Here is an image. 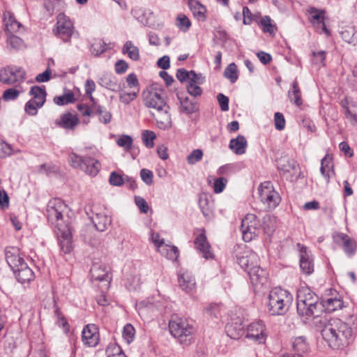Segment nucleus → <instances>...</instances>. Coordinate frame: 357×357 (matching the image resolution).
Segmentation results:
<instances>
[{
	"label": "nucleus",
	"instance_id": "25",
	"mask_svg": "<svg viewBox=\"0 0 357 357\" xmlns=\"http://www.w3.org/2000/svg\"><path fill=\"white\" fill-rule=\"evenodd\" d=\"M3 23L5 25V31L8 33L17 32L22 26V24L17 21L14 15L8 10H6L3 13Z\"/></svg>",
	"mask_w": 357,
	"mask_h": 357
},
{
	"label": "nucleus",
	"instance_id": "30",
	"mask_svg": "<svg viewBox=\"0 0 357 357\" xmlns=\"http://www.w3.org/2000/svg\"><path fill=\"white\" fill-rule=\"evenodd\" d=\"M100 167L101 165L98 160L87 157L85 158L82 170L90 176H95L100 171Z\"/></svg>",
	"mask_w": 357,
	"mask_h": 357
},
{
	"label": "nucleus",
	"instance_id": "59",
	"mask_svg": "<svg viewBox=\"0 0 357 357\" xmlns=\"http://www.w3.org/2000/svg\"><path fill=\"white\" fill-rule=\"evenodd\" d=\"M275 127L278 130H282L285 127L284 115L280 112H276L274 115Z\"/></svg>",
	"mask_w": 357,
	"mask_h": 357
},
{
	"label": "nucleus",
	"instance_id": "15",
	"mask_svg": "<svg viewBox=\"0 0 357 357\" xmlns=\"http://www.w3.org/2000/svg\"><path fill=\"white\" fill-rule=\"evenodd\" d=\"M82 341L89 347H95L99 340L98 328L94 324L86 325L82 331Z\"/></svg>",
	"mask_w": 357,
	"mask_h": 357
},
{
	"label": "nucleus",
	"instance_id": "2",
	"mask_svg": "<svg viewBox=\"0 0 357 357\" xmlns=\"http://www.w3.org/2000/svg\"><path fill=\"white\" fill-rule=\"evenodd\" d=\"M323 305L318 296L308 287H301L297 292V312L301 317H318Z\"/></svg>",
	"mask_w": 357,
	"mask_h": 357
},
{
	"label": "nucleus",
	"instance_id": "55",
	"mask_svg": "<svg viewBox=\"0 0 357 357\" xmlns=\"http://www.w3.org/2000/svg\"><path fill=\"white\" fill-rule=\"evenodd\" d=\"M20 94V91L15 88H10L4 91L3 93V99L5 101L16 100Z\"/></svg>",
	"mask_w": 357,
	"mask_h": 357
},
{
	"label": "nucleus",
	"instance_id": "31",
	"mask_svg": "<svg viewBox=\"0 0 357 357\" xmlns=\"http://www.w3.org/2000/svg\"><path fill=\"white\" fill-rule=\"evenodd\" d=\"M91 219L96 229L99 231H104L111 224V218L104 213H96Z\"/></svg>",
	"mask_w": 357,
	"mask_h": 357
},
{
	"label": "nucleus",
	"instance_id": "22",
	"mask_svg": "<svg viewBox=\"0 0 357 357\" xmlns=\"http://www.w3.org/2000/svg\"><path fill=\"white\" fill-rule=\"evenodd\" d=\"M169 110L162 109L156 112H152V115L157 122L158 127L160 129L166 130L172 126V119Z\"/></svg>",
	"mask_w": 357,
	"mask_h": 357
},
{
	"label": "nucleus",
	"instance_id": "44",
	"mask_svg": "<svg viewBox=\"0 0 357 357\" xmlns=\"http://www.w3.org/2000/svg\"><path fill=\"white\" fill-rule=\"evenodd\" d=\"M7 43L8 47L14 50H20L24 46L23 40L18 36L13 35V33H8Z\"/></svg>",
	"mask_w": 357,
	"mask_h": 357
},
{
	"label": "nucleus",
	"instance_id": "20",
	"mask_svg": "<svg viewBox=\"0 0 357 357\" xmlns=\"http://www.w3.org/2000/svg\"><path fill=\"white\" fill-rule=\"evenodd\" d=\"M91 278L96 280L107 281L109 282L111 280L107 267L98 263L93 264L91 268Z\"/></svg>",
	"mask_w": 357,
	"mask_h": 357
},
{
	"label": "nucleus",
	"instance_id": "21",
	"mask_svg": "<svg viewBox=\"0 0 357 357\" xmlns=\"http://www.w3.org/2000/svg\"><path fill=\"white\" fill-rule=\"evenodd\" d=\"M13 272L16 279L21 283L29 282L35 278L33 271L28 266L26 263L21 264Z\"/></svg>",
	"mask_w": 357,
	"mask_h": 357
},
{
	"label": "nucleus",
	"instance_id": "11",
	"mask_svg": "<svg viewBox=\"0 0 357 357\" xmlns=\"http://www.w3.org/2000/svg\"><path fill=\"white\" fill-rule=\"evenodd\" d=\"M145 105L156 112L162 109H169V106L158 92H149L144 98Z\"/></svg>",
	"mask_w": 357,
	"mask_h": 357
},
{
	"label": "nucleus",
	"instance_id": "5",
	"mask_svg": "<svg viewBox=\"0 0 357 357\" xmlns=\"http://www.w3.org/2000/svg\"><path fill=\"white\" fill-rule=\"evenodd\" d=\"M241 230L243 239L250 242L257 237L260 231V223L257 217L254 214H248L241 221Z\"/></svg>",
	"mask_w": 357,
	"mask_h": 357
},
{
	"label": "nucleus",
	"instance_id": "52",
	"mask_svg": "<svg viewBox=\"0 0 357 357\" xmlns=\"http://www.w3.org/2000/svg\"><path fill=\"white\" fill-rule=\"evenodd\" d=\"M296 162L294 160H280L278 169L285 172H289L296 168Z\"/></svg>",
	"mask_w": 357,
	"mask_h": 357
},
{
	"label": "nucleus",
	"instance_id": "34",
	"mask_svg": "<svg viewBox=\"0 0 357 357\" xmlns=\"http://www.w3.org/2000/svg\"><path fill=\"white\" fill-rule=\"evenodd\" d=\"M178 284L183 290L190 291L195 287V280L190 273H183L178 276Z\"/></svg>",
	"mask_w": 357,
	"mask_h": 357
},
{
	"label": "nucleus",
	"instance_id": "51",
	"mask_svg": "<svg viewBox=\"0 0 357 357\" xmlns=\"http://www.w3.org/2000/svg\"><path fill=\"white\" fill-rule=\"evenodd\" d=\"M177 26L183 31H187L190 26L191 22L188 17L185 15H179L177 17Z\"/></svg>",
	"mask_w": 357,
	"mask_h": 357
},
{
	"label": "nucleus",
	"instance_id": "48",
	"mask_svg": "<svg viewBox=\"0 0 357 357\" xmlns=\"http://www.w3.org/2000/svg\"><path fill=\"white\" fill-rule=\"evenodd\" d=\"M135 330L130 324H127L123 330V337L124 340L130 344L134 340Z\"/></svg>",
	"mask_w": 357,
	"mask_h": 357
},
{
	"label": "nucleus",
	"instance_id": "32",
	"mask_svg": "<svg viewBox=\"0 0 357 357\" xmlns=\"http://www.w3.org/2000/svg\"><path fill=\"white\" fill-rule=\"evenodd\" d=\"M225 331L229 337L234 340L239 339L244 334V327L242 323L230 322L225 326Z\"/></svg>",
	"mask_w": 357,
	"mask_h": 357
},
{
	"label": "nucleus",
	"instance_id": "49",
	"mask_svg": "<svg viewBox=\"0 0 357 357\" xmlns=\"http://www.w3.org/2000/svg\"><path fill=\"white\" fill-rule=\"evenodd\" d=\"M85 158H82L75 153H70L68 157V162L70 165L77 169H82Z\"/></svg>",
	"mask_w": 357,
	"mask_h": 357
},
{
	"label": "nucleus",
	"instance_id": "16",
	"mask_svg": "<svg viewBox=\"0 0 357 357\" xmlns=\"http://www.w3.org/2000/svg\"><path fill=\"white\" fill-rule=\"evenodd\" d=\"M264 332V326L262 322H254L248 326L246 337L259 343H263L266 337Z\"/></svg>",
	"mask_w": 357,
	"mask_h": 357
},
{
	"label": "nucleus",
	"instance_id": "7",
	"mask_svg": "<svg viewBox=\"0 0 357 357\" xmlns=\"http://www.w3.org/2000/svg\"><path fill=\"white\" fill-rule=\"evenodd\" d=\"M56 19V27L53 31L63 42H68L72 36L77 34L75 32L73 24L68 17L63 13H59Z\"/></svg>",
	"mask_w": 357,
	"mask_h": 357
},
{
	"label": "nucleus",
	"instance_id": "63",
	"mask_svg": "<svg viewBox=\"0 0 357 357\" xmlns=\"http://www.w3.org/2000/svg\"><path fill=\"white\" fill-rule=\"evenodd\" d=\"M140 176L142 181L147 185H151L153 183V172L146 169H142L140 172Z\"/></svg>",
	"mask_w": 357,
	"mask_h": 357
},
{
	"label": "nucleus",
	"instance_id": "24",
	"mask_svg": "<svg viewBox=\"0 0 357 357\" xmlns=\"http://www.w3.org/2000/svg\"><path fill=\"white\" fill-rule=\"evenodd\" d=\"M79 123L78 118L70 113L63 114L59 119L55 121V123L63 128L74 130Z\"/></svg>",
	"mask_w": 357,
	"mask_h": 357
},
{
	"label": "nucleus",
	"instance_id": "9",
	"mask_svg": "<svg viewBox=\"0 0 357 357\" xmlns=\"http://www.w3.org/2000/svg\"><path fill=\"white\" fill-rule=\"evenodd\" d=\"M66 209V206L59 199L50 202L47 206V216L52 224L60 227L59 221L62 220L63 213Z\"/></svg>",
	"mask_w": 357,
	"mask_h": 357
},
{
	"label": "nucleus",
	"instance_id": "53",
	"mask_svg": "<svg viewBox=\"0 0 357 357\" xmlns=\"http://www.w3.org/2000/svg\"><path fill=\"white\" fill-rule=\"evenodd\" d=\"M227 183V178L224 177H220L215 178L213 182V189L215 193L222 192L226 187Z\"/></svg>",
	"mask_w": 357,
	"mask_h": 357
},
{
	"label": "nucleus",
	"instance_id": "64",
	"mask_svg": "<svg viewBox=\"0 0 357 357\" xmlns=\"http://www.w3.org/2000/svg\"><path fill=\"white\" fill-rule=\"evenodd\" d=\"M38 108L40 107L36 106V104L33 101L29 100L25 105L24 111L29 115L34 116L38 112Z\"/></svg>",
	"mask_w": 357,
	"mask_h": 357
},
{
	"label": "nucleus",
	"instance_id": "26",
	"mask_svg": "<svg viewBox=\"0 0 357 357\" xmlns=\"http://www.w3.org/2000/svg\"><path fill=\"white\" fill-rule=\"evenodd\" d=\"M248 147V142L243 135H238L236 138L231 139L229 144V148L236 155L244 154Z\"/></svg>",
	"mask_w": 357,
	"mask_h": 357
},
{
	"label": "nucleus",
	"instance_id": "54",
	"mask_svg": "<svg viewBox=\"0 0 357 357\" xmlns=\"http://www.w3.org/2000/svg\"><path fill=\"white\" fill-rule=\"evenodd\" d=\"M203 157V152L201 149L192 151L187 157V161L190 165H194L200 161Z\"/></svg>",
	"mask_w": 357,
	"mask_h": 357
},
{
	"label": "nucleus",
	"instance_id": "61",
	"mask_svg": "<svg viewBox=\"0 0 357 357\" xmlns=\"http://www.w3.org/2000/svg\"><path fill=\"white\" fill-rule=\"evenodd\" d=\"M187 90L189 94L194 97L200 96L202 93V89L198 84L190 83L187 86Z\"/></svg>",
	"mask_w": 357,
	"mask_h": 357
},
{
	"label": "nucleus",
	"instance_id": "3",
	"mask_svg": "<svg viewBox=\"0 0 357 357\" xmlns=\"http://www.w3.org/2000/svg\"><path fill=\"white\" fill-rule=\"evenodd\" d=\"M268 299V312L271 315H282L288 311L293 296L288 291L275 287L270 291Z\"/></svg>",
	"mask_w": 357,
	"mask_h": 357
},
{
	"label": "nucleus",
	"instance_id": "23",
	"mask_svg": "<svg viewBox=\"0 0 357 357\" xmlns=\"http://www.w3.org/2000/svg\"><path fill=\"white\" fill-rule=\"evenodd\" d=\"M195 245L197 250L206 259H212L213 253L210 250V245L204 234H199L195 241Z\"/></svg>",
	"mask_w": 357,
	"mask_h": 357
},
{
	"label": "nucleus",
	"instance_id": "29",
	"mask_svg": "<svg viewBox=\"0 0 357 357\" xmlns=\"http://www.w3.org/2000/svg\"><path fill=\"white\" fill-rule=\"evenodd\" d=\"M158 252L168 259L175 261L178 257V250L176 246L165 244L164 239L161 240L158 245Z\"/></svg>",
	"mask_w": 357,
	"mask_h": 357
},
{
	"label": "nucleus",
	"instance_id": "40",
	"mask_svg": "<svg viewBox=\"0 0 357 357\" xmlns=\"http://www.w3.org/2000/svg\"><path fill=\"white\" fill-rule=\"evenodd\" d=\"M323 307H326L328 311L333 312L342 309L344 306V302L340 298H329L324 301Z\"/></svg>",
	"mask_w": 357,
	"mask_h": 357
},
{
	"label": "nucleus",
	"instance_id": "57",
	"mask_svg": "<svg viewBox=\"0 0 357 357\" xmlns=\"http://www.w3.org/2000/svg\"><path fill=\"white\" fill-rule=\"evenodd\" d=\"M138 92H139V90H137V91H136V92H131V93L122 91L120 93L119 99L121 102H123L124 104H128L130 102H131L135 99V98L137 96Z\"/></svg>",
	"mask_w": 357,
	"mask_h": 357
},
{
	"label": "nucleus",
	"instance_id": "6",
	"mask_svg": "<svg viewBox=\"0 0 357 357\" xmlns=\"http://www.w3.org/2000/svg\"><path fill=\"white\" fill-rule=\"evenodd\" d=\"M259 193L261 201L269 210L274 209L280 202L279 193L273 189V185L269 181H265L260 185Z\"/></svg>",
	"mask_w": 357,
	"mask_h": 357
},
{
	"label": "nucleus",
	"instance_id": "60",
	"mask_svg": "<svg viewBox=\"0 0 357 357\" xmlns=\"http://www.w3.org/2000/svg\"><path fill=\"white\" fill-rule=\"evenodd\" d=\"M91 50L92 54L98 56L106 50L105 44L101 41H98L91 45Z\"/></svg>",
	"mask_w": 357,
	"mask_h": 357
},
{
	"label": "nucleus",
	"instance_id": "43",
	"mask_svg": "<svg viewBox=\"0 0 357 357\" xmlns=\"http://www.w3.org/2000/svg\"><path fill=\"white\" fill-rule=\"evenodd\" d=\"M224 76L234 83L238 79L237 66L234 63H230L224 71Z\"/></svg>",
	"mask_w": 357,
	"mask_h": 357
},
{
	"label": "nucleus",
	"instance_id": "41",
	"mask_svg": "<svg viewBox=\"0 0 357 357\" xmlns=\"http://www.w3.org/2000/svg\"><path fill=\"white\" fill-rule=\"evenodd\" d=\"M342 39L354 45H357V31L353 27H348L341 32Z\"/></svg>",
	"mask_w": 357,
	"mask_h": 357
},
{
	"label": "nucleus",
	"instance_id": "45",
	"mask_svg": "<svg viewBox=\"0 0 357 357\" xmlns=\"http://www.w3.org/2000/svg\"><path fill=\"white\" fill-rule=\"evenodd\" d=\"M75 100V96L73 92H69L62 96L54 97V103L58 105H65L73 103Z\"/></svg>",
	"mask_w": 357,
	"mask_h": 357
},
{
	"label": "nucleus",
	"instance_id": "42",
	"mask_svg": "<svg viewBox=\"0 0 357 357\" xmlns=\"http://www.w3.org/2000/svg\"><path fill=\"white\" fill-rule=\"evenodd\" d=\"M199 205L205 217H209L211 215L213 204L209 202L206 195H201L199 197Z\"/></svg>",
	"mask_w": 357,
	"mask_h": 357
},
{
	"label": "nucleus",
	"instance_id": "38",
	"mask_svg": "<svg viewBox=\"0 0 357 357\" xmlns=\"http://www.w3.org/2000/svg\"><path fill=\"white\" fill-rule=\"evenodd\" d=\"M333 168L332 158L328 155H326L321 161L320 172L322 176L326 179L327 183L329 182L331 177L329 172L331 169L333 172Z\"/></svg>",
	"mask_w": 357,
	"mask_h": 357
},
{
	"label": "nucleus",
	"instance_id": "1",
	"mask_svg": "<svg viewBox=\"0 0 357 357\" xmlns=\"http://www.w3.org/2000/svg\"><path fill=\"white\" fill-rule=\"evenodd\" d=\"M321 333L323 339L333 349H339L349 344L353 335L351 328L338 318L328 320L324 325Z\"/></svg>",
	"mask_w": 357,
	"mask_h": 357
},
{
	"label": "nucleus",
	"instance_id": "12",
	"mask_svg": "<svg viewBox=\"0 0 357 357\" xmlns=\"http://www.w3.org/2000/svg\"><path fill=\"white\" fill-rule=\"evenodd\" d=\"M300 248V267L303 273L305 275H310L314 271V263L311 253L307 251L305 246L297 244Z\"/></svg>",
	"mask_w": 357,
	"mask_h": 357
},
{
	"label": "nucleus",
	"instance_id": "17",
	"mask_svg": "<svg viewBox=\"0 0 357 357\" xmlns=\"http://www.w3.org/2000/svg\"><path fill=\"white\" fill-rule=\"evenodd\" d=\"M176 96L180 103L181 112L189 115L198 111L199 107L196 101L184 96L182 93H178Z\"/></svg>",
	"mask_w": 357,
	"mask_h": 357
},
{
	"label": "nucleus",
	"instance_id": "37",
	"mask_svg": "<svg viewBox=\"0 0 357 357\" xmlns=\"http://www.w3.org/2000/svg\"><path fill=\"white\" fill-rule=\"evenodd\" d=\"M122 53L128 54L130 59L133 61H138L139 59V51L137 47L135 46L132 41L128 40L126 42L122 48Z\"/></svg>",
	"mask_w": 357,
	"mask_h": 357
},
{
	"label": "nucleus",
	"instance_id": "50",
	"mask_svg": "<svg viewBox=\"0 0 357 357\" xmlns=\"http://www.w3.org/2000/svg\"><path fill=\"white\" fill-rule=\"evenodd\" d=\"M142 140L148 148H152L154 146L153 139L156 137L153 131L144 130L142 132Z\"/></svg>",
	"mask_w": 357,
	"mask_h": 357
},
{
	"label": "nucleus",
	"instance_id": "47",
	"mask_svg": "<svg viewBox=\"0 0 357 357\" xmlns=\"http://www.w3.org/2000/svg\"><path fill=\"white\" fill-rule=\"evenodd\" d=\"M133 140L131 136L127 135H122L119 136L116 140L118 146L124 149L125 151H129L132 144Z\"/></svg>",
	"mask_w": 357,
	"mask_h": 357
},
{
	"label": "nucleus",
	"instance_id": "36",
	"mask_svg": "<svg viewBox=\"0 0 357 357\" xmlns=\"http://www.w3.org/2000/svg\"><path fill=\"white\" fill-rule=\"evenodd\" d=\"M98 83L102 86L113 91H116L119 89V85L117 84L116 78L107 74L103 75L99 79Z\"/></svg>",
	"mask_w": 357,
	"mask_h": 357
},
{
	"label": "nucleus",
	"instance_id": "62",
	"mask_svg": "<svg viewBox=\"0 0 357 357\" xmlns=\"http://www.w3.org/2000/svg\"><path fill=\"white\" fill-rule=\"evenodd\" d=\"M217 99L220 105V109L223 112L229 110V98L222 93H219L217 96Z\"/></svg>",
	"mask_w": 357,
	"mask_h": 357
},
{
	"label": "nucleus",
	"instance_id": "10",
	"mask_svg": "<svg viewBox=\"0 0 357 357\" xmlns=\"http://www.w3.org/2000/svg\"><path fill=\"white\" fill-rule=\"evenodd\" d=\"M252 284L258 287L266 286L268 283V273L258 266L257 263L250 267L248 272Z\"/></svg>",
	"mask_w": 357,
	"mask_h": 357
},
{
	"label": "nucleus",
	"instance_id": "33",
	"mask_svg": "<svg viewBox=\"0 0 357 357\" xmlns=\"http://www.w3.org/2000/svg\"><path fill=\"white\" fill-rule=\"evenodd\" d=\"M308 13L310 15V21L314 24H321L322 26V29L326 33H328V30L326 29L325 22H324V10H319L316 8L311 7L307 10Z\"/></svg>",
	"mask_w": 357,
	"mask_h": 357
},
{
	"label": "nucleus",
	"instance_id": "39",
	"mask_svg": "<svg viewBox=\"0 0 357 357\" xmlns=\"http://www.w3.org/2000/svg\"><path fill=\"white\" fill-rule=\"evenodd\" d=\"M259 24L261 27V29L264 33H268L271 36H274L277 27L275 24L272 23V20L271 17L268 15H266L260 20Z\"/></svg>",
	"mask_w": 357,
	"mask_h": 357
},
{
	"label": "nucleus",
	"instance_id": "19",
	"mask_svg": "<svg viewBox=\"0 0 357 357\" xmlns=\"http://www.w3.org/2000/svg\"><path fill=\"white\" fill-rule=\"evenodd\" d=\"M335 241L337 243H342L344 252L348 257H351L355 254L356 250V243L347 234L342 233L337 234L335 236Z\"/></svg>",
	"mask_w": 357,
	"mask_h": 357
},
{
	"label": "nucleus",
	"instance_id": "35",
	"mask_svg": "<svg viewBox=\"0 0 357 357\" xmlns=\"http://www.w3.org/2000/svg\"><path fill=\"white\" fill-rule=\"evenodd\" d=\"M288 96L291 102L296 106H301L303 104L301 99V91L296 80H294L291 84V89L288 92Z\"/></svg>",
	"mask_w": 357,
	"mask_h": 357
},
{
	"label": "nucleus",
	"instance_id": "8",
	"mask_svg": "<svg viewBox=\"0 0 357 357\" xmlns=\"http://www.w3.org/2000/svg\"><path fill=\"white\" fill-rule=\"evenodd\" d=\"M26 72L21 67L8 66L0 70V82L7 85H15L24 80Z\"/></svg>",
	"mask_w": 357,
	"mask_h": 357
},
{
	"label": "nucleus",
	"instance_id": "28",
	"mask_svg": "<svg viewBox=\"0 0 357 357\" xmlns=\"http://www.w3.org/2000/svg\"><path fill=\"white\" fill-rule=\"evenodd\" d=\"M29 95L33 96L30 100L33 101L36 106L42 107L44 105L47 93L45 86H33L31 88Z\"/></svg>",
	"mask_w": 357,
	"mask_h": 357
},
{
	"label": "nucleus",
	"instance_id": "58",
	"mask_svg": "<svg viewBox=\"0 0 357 357\" xmlns=\"http://www.w3.org/2000/svg\"><path fill=\"white\" fill-rule=\"evenodd\" d=\"M125 182V178L118 173L113 172L109 176V183L114 186H121Z\"/></svg>",
	"mask_w": 357,
	"mask_h": 357
},
{
	"label": "nucleus",
	"instance_id": "18",
	"mask_svg": "<svg viewBox=\"0 0 357 357\" xmlns=\"http://www.w3.org/2000/svg\"><path fill=\"white\" fill-rule=\"evenodd\" d=\"M258 260V256L255 252L249 251L243 252L242 254L237 255L238 264L247 272H248L251 266L257 263Z\"/></svg>",
	"mask_w": 357,
	"mask_h": 357
},
{
	"label": "nucleus",
	"instance_id": "46",
	"mask_svg": "<svg viewBox=\"0 0 357 357\" xmlns=\"http://www.w3.org/2000/svg\"><path fill=\"white\" fill-rule=\"evenodd\" d=\"M100 116V121L105 124L109 123L111 121L112 114L109 112L107 111L102 106H96L95 113Z\"/></svg>",
	"mask_w": 357,
	"mask_h": 357
},
{
	"label": "nucleus",
	"instance_id": "14",
	"mask_svg": "<svg viewBox=\"0 0 357 357\" xmlns=\"http://www.w3.org/2000/svg\"><path fill=\"white\" fill-rule=\"evenodd\" d=\"M6 259L13 270L15 271L21 264L26 263L24 258L20 255V250L16 247H8L5 250Z\"/></svg>",
	"mask_w": 357,
	"mask_h": 357
},
{
	"label": "nucleus",
	"instance_id": "13",
	"mask_svg": "<svg viewBox=\"0 0 357 357\" xmlns=\"http://www.w3.org/2000/svg\"><path fill=\"white\" fill-rule=\"evenodd\" d=\"M58 240L61 250L64 254H68L73 250L72 234L69 227L67 226L63 228H58Z\"/></svg>",
	"mask_w": 357,
	"mask_h": 357
},
{
	"label": "nucleus",
	"instance_id": "4",
	"mask_svg": "<svg viewBox=\"0 0 357 357\" xmlns=\"http://www.w3.org/2000/svg\"><path fill=\"white\" fill-rule=\"evenodd\" d=\"M171 334L178 338L181 343L189 344L192 338L193 327L188 324L186 319L177 318L172 320L169 324Z\"/></svg>",
	"mask_w": 357,
	"mask_h": 357
},
{
	"label": "nucleus",
	"instance_id": "56",
	"mask_svg": "<svg viewBox=\"0 0 357 357\" xmlns=\"http://www.w3.org/2000/svg\"><path fill=\"white\" fill-rule=\"evenodd\" d=\"M263 229L268 235H271L273 232L275 225L271 216L268 215L264 218Z\"/></svg>",
	"mask_w": 357,
	"mask_h": 357
},
{
	"label": "nucleus",
	"instance_id": "27",
	"mask_svg": "<svg viewBox=\"0 0 357 357\" xmlns=\"http://www.w3.org/2000/svg\"><path fill=\"white\" fill-rule=\"evenodd\" d=\"M188 6L194 17L199 21L204 22L206 19V7L197 0H188Z\"/></svg>",
	"mask_w": 357,
	"mask_h": 357
}]
</instances>
